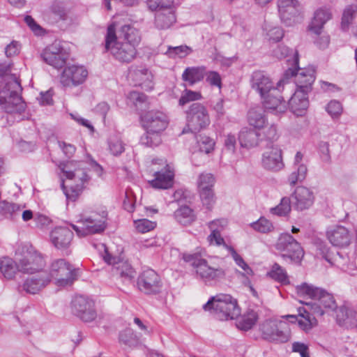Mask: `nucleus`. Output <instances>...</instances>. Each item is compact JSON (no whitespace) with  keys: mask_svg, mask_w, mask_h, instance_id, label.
<instances>
[{"mask_svg":"<svg viewBox=\"0 0 357 357\" xmlns=\"http://www.w3.org/2000/svg\"><path fill=\"white\" fill-rule=\"evenodd\" d=\"M284 82L283 78L275 84L267 73L261 70L253 72L250 77L251 88L259 95L263 107L276 113H282L287 109V103L280 95Z\"/></svg>","mask_w":357,"mask_h":357,"instance_id":"1","label":"nucleus"},{"mask_svg":"<svg viewBox=\"0 0 357 357\" xmlns=\"http://www.w3.org/2000/svg\"><path fill=\"white\" fill-rule=\"evenodd\" d=\"M86 162L83 161H70L63 169V172L67 179L73 181L74 184L69 187L61 183V188L68 201L75 202L88 185L91 176L89 175Z\"/></svg>","mask_w":357,"mask_h":357,"instance_id":"2","label":"nucleus"},{"mask_svg":"<svg viewBox=\"0 0 357 357\" xmlns=\"http://www.w3.org/2000/svg\"><path fill=\"white\" fill-rule=\"evenodd\" d=\"M22 87L17 78L13 75L5 79V83L0 90V106L7 113H22L25 110L26 104L21 93Z\"/></svg>","mask_w":357,"mask_h":357,"instance_id":"3","label":"nucleus"},{"mask_svg":"<svg viewBox=\"0 0 357 357\" xmlns=\"http://www.w3.org/2000/svg\"><path fill=\"white\" fill-rule=\"evenodd\" d=\"M182 258L195 269L197 278L207 285H212L225 277L223 268L211 266L199 252L184 253Z\"/></svg>","mask_w":357,"mask_h":357,"instance_id":"4","label":"nucleus"},{"mask_svg":"<svg viewBox=\"0 0 357 357\" xmlns=\"http://www.w3.org/2000/svg\"><path fill=\"white\" fill-rule=\"evenodd\" d=\"M203 309L220 320L234 319L240 314L237 300L229 294H218L211 297L203 305Z\"/></svg>","mask_w":357,"mask_h":357,"instance_id":"5","label":"nucleus"},{"mask_svg":"<svg viewBox=\"0 0 357 357\" xmlns=\"http://www.w3.org/2000/svg\"><path fill=\"white\" fill-rule=\"evenodd\" d=\"M105 49L110 52L116 60L121 63L131 62L137 54L136 47L133 45L117 40L115 29L112 25L107 28Z\"/></svg>","mask_w":357,"mask_h":357,"instance_id":"6","label":"nucleus"},{"mask_svg":"<svg viewBox=\"0 0 357 357\" xmlns=\"http://www.w3.org/2000/svg\"><path fill=\"white\" fill-rule=\"evenodd\" d=\"M299 56L296 52L293 60V67H288L284 73V80L294 77L296 89L310 92L312 85L315 80V70L313 68H300Z\"/></svg>","mask_w":357,"mask_h":357,"instance_id":"7","label":"nucleus"},{"mask_svg":"<svg viewBox=\"0 0 357 357\" xmlns=\"http://www.w3.org/2000/svg\"><path fill=\"white\" fill-rule=\"evenodd\" d=\"M17 255L18 271L24 273L33 274L41 272L45 266L44 257L32 247L23 248L22 252Z\"/></svg>","mask_w":357,"mask_h":357,"instance_id":"8","label":"nucleus"},{"mask_svg":"<svg viewBox=\"0 0 357 357\" xmlns=\"http://www.w3.org/2000/svg\"><path fill=\"white\" fill-rule=\"evenodd\" d=\"M50 282L55 280L56 284L66 286L70 284L75 280L76 271L73 266L64 259L54 260L47 272Z\"/></svg>","mask_w":357,"mask_h":357,"instance_id":"9","label":"nucleus"},{"mask_svg":"<svg viewBox=\"0 0 357 357\" xmlns=\"http://www.w3.org/2000/svg\"><path fill=\"white\" fill-rule=\"evenodd\" d=\"M275 248L282 252L281 256L283 259H288L296 264L300 263L304 255L301 245L289 234H282L280 236Z\"/></svg>","mask_w":357,"mask_h":357,"instance_id":"10","label":"nucleus"},{"mask_svg":"<svg viewBox=\"0 0 357 357\" xmlns=\"http://www.w3.org/2000/svg\"><path fill=\"white\" fill-rule=\"evenodd\" d=\"M107 213L102 211L100 213H93L89 216L79 221L80 226L72 225L74 230L79 236L99 234L105 228Z\"/></svg>","mask_w":357,"mask_h":357,"instance_id":"11","label":"nucleus"},{"mask_svg":"<svg viewBox=\"0 0 357 357\" xmlns=\"http://www.w3.org/2000/svg\"><path fill=\"white\" fill-rule=\"evenodd\" d=\"M104 250L103 260L112 266V272L114 275L119 277L123 282H131L135 276V271L129 262L119 257L112 256L104 244L101 245Z\"/></svg>","mask_w":357,"mask_h":357,"instance_id":"12","label":"nucleus"},{"mask_svg":"<svg viewBox=\"0 0 357 357\" xmlns=\"http://www.w3.org/2000/svg\"><path fill=\"white\" fill-rule=\"evenodd\" d=\"M72 313L84 322H91L97 317L93 300L84 296H77L71 301Z\"/></svg>","mask_w":357,"mask_h":357,"instance_id":"13","label":"nucleus"},{"mask_svg":"<svg viewBox=\"0 0 357 357\" xmlns=\"http://www.w3.org/2000/svg\"><path fill=\"white\" fill-rule=\"evenodd\" d=\"M188 126L192 132H197L210 124V118L206 108L202 104L192 103L187 112Z\"/></svg>","mask_w":357,"mask_h":357,"instance_id":"14","label":"nucleus"},{"mask_svg":"<svg viewBox=\"0 0 357 357\" xmlns=\"http://www.w3.org/2000/svg\"><path fill=\"white\" fill-rule=\"evenodd\" d=\"M260 330L264 339L278 342H286L289 339L287 324L283 321L266 320L261 326Z\"/></svg>","mask_w":357,"mask_h":357,"instance_id":"15","label":"nucleus"},{"mask_svg":"<svg viewBox=\"0 0 357 357\" xmlns=\"http://www.w3.org/2000/svg\"><path fill=\"white\" fill-rule=\"evenodd\" d=\"M141 121L146 130L161 133L167 128L169 119L163 112L150 110L142 114Z\"/></svg>","mask_w":357,"mask_h":357,"instance_id":"16","label":"nucleus"},{"mask_svg":"<svg viewBox=\"0 0 357 357\" xmlns=\"http://www.w3.org/2000/svg\"><path fill=\"white\" fill-rule=\"evenodd\" d=\"M40 56L46 63L55 68L63 67L68 58V54L59 41L45 47Z\"/></svg>","mask_w":357,"mask_h":357,"instance_id":"17","label":"nucleus"},{"mask_svg":"<svg viewBox=\"0 0 357 357\" xmlns=\"http://www.w3.org/2000/svg\"><path fill=\"white\" fill-rule=\"evenodd\" d=\"M88 76L87 70L82 66L72 65L64 68L60 82L63 87H74L82 84Z\"/></svg>","mask_w":357,"mask_h":357,"instance_id":"18","label":"nucleus"},{"mask_svg":"<svg viewBox=\"0 0 357 357\" xmlns=\"http://www.w3.org/2000/svg\"><path fill=\"white\" fill-rule=\"evenodd\" d=\"M137 287L146 294H157L161 291L162 282L160 276L155 271L147 269L138 277Z\"/></svg>","mask_w":357,"mask_h":357,"instance_id":"19","label":"nucleus"},{"mask_svg":"<svg viewBox=\"0 0 357 357\" xmlns=\"http://www.w3.org/2000/svg\"><path fill=\"white\" fill-rule=\"evenodd\" d=\"M277 6L281 20L287 26H291L299 14V1L298 0H277Z\"/></svg>","mask_w":357,"mask_h":357,"instance_id":"20","label":"nucleus"},{"mask_svg":"<svg viewBox=\"0 0 357 357\" xmlns=\"http://www.w3.org/2000/svg\"><path fill=\"white\" fill-rule=\"evenodd\" d=\"M262 167L266 170L277 172L282 170L284 164L282 160V151L277 146H272L262 154Z\"/></svg>","mask_w":357,"mask_h":357,"instance_id":"21","label":"nucleus"},{"mask_svg":"<svg viewBox=\"0 0 357 357\" xmlns=\"http://www.w3.org/2000/svg\"><path fill=\"white\" fill-rule=\"evenodd\" d=\"M326 236L330 243L337 247H345L351 243V234L344 226L337 225L328 229Z\"/></svg>","mask_w":357,"mask_h":357,"instance_id":"22","label":"nucleus"},{"mask_svg":"<svg viewBox=\"0 0 357 357\" xmlns=\"http://www.w3.org/2000/svg\"><path fill=\"white\" fill-rule=\"evenodd\" d=\"M155 178L150 181L151 185L158 189H168L172 187L174 183V172L169 165H165V167L154 173Z\"/></svg>","mask_w":357,"mask_h":357,"instance_id":"23","label":"nucleus"},{"mask_svg":"<svg viewBox=\"0 0 357 357\" xmlns=\"http://www.w3.org/2000/svg\"><path fill=\"white\" fill-rule=\"evenodd\" d=\"M292 198L295 208L299 211L310 208L314 201L313 192L305 186H298L292 195Z\"/></svg>","mask_w":357,"mask_h":357,"instance_id":"24","label":"nucleus"},{"mask_svg":"<svg viewBox=\"0 0 357 357\" xmlns=\"http://www.w3.org/2000/svg\"><path fill=\"white\" fill-rule=\"evenodd\" d=\"M50 284L49 276L46 271H42L37 275L27 278L22 284V289L26 293L35 294Z\"/></svg>","mask_w":357,"mask_h":357,"instance_id":"25","label":"nucleus"},{"mask_svg":"<svg viewBox=\"0 0 357 357\" xmlns=\"http://www.w3.org/2000/svg\"><path fill=\"white\" fill-rule=\"evenodd\" d=\"M332 18L331 10L326 7L317 9L308 25V30L315 35H321L324 24Z\"/></svg>","mask_w":357,"mask_h":357,"instance_id":"26","label":"nucleus"},{"mask_svg":"<svg viewBox=\"0 0 357 357\" xmlns=\"http://www.w3.org/2000/svg\"><path fill=\"white\" fill-rule=\"evenodd\" d=\"M73 238V231L65 227H59L50 233V241L58 249L67 248Z\"/></svg>","mask_w":357,"mask_h":357,"instance_id":"27","label":"nucleus"},{"mask_svg":"<svg viewBox=\"0 0 357 357\" xmlns=\"http://www.w3.org/2000/svg\"><path fill=\"white\" fill-rule=\"evenodd\" d=\"M298 312V315H287L285 317L291 323L298 322L299 327L305 332H308L317 326V319L306 309L299 307Z\"/></svg>","mask_w":357,"mask_h":357,"instance_id":"28","label":"nucleus"},{"mask_svg":"<svg viewBox=\"0 0 357 357\" xmlns=\"http://www.w3.org/2000/svg\"><path fill=\"white\" fill-rule=\"evenodd\" d=\"M308 93L296 90L288 102L290 110L296 116H302L309 106Z\"/></svg>","mask_w":357,"mask_h":357,"instance_id":"29","label":"nucleus"},{"mask_svg":"<svg viewBox=\"0 0 357 357\" xmlns=\"http://www.w3.org/2000/svg\"><path fill=\"white\" fill-rule=\"evenodd\" d=\"M227 224V221L225 219H218L209 222L208 227L211 233L208 236V240L211 244L214 243L217 245H222L226 248V245H228L225 243L220 233L224 229Z\"/></svg>","mask_w":357,"mask_h":357,"instance_id":"30","label":"nucleus"},{"mask_svg":"<svg viewBox=\"0 0 357 357\" xmlns=\"http://www.w3.org/2000/svg\"><path fill=\"white\" fill-rule=\"evenodd\" d=\"M261 133L255 130L244 128H243L238 135V140L241 146L247 149H250L258 145L260 139Z\"/></svg>","mask_w":357,"mask_h":357,"instance_id":"31","label":"nucleus"},{"mask_svg":"<svg viewBox=\"0 0 357 357\" xmlns=\"http://www.w3.org/2000/svg\"><path fill=\"white\" fill-rule=\"evenodd\" d=\"M146 6L151 11L170 13L179 6L178 0H146Z\"/></svg>","mask_w":357,"mask_h":357,"instance_id":"32","label":"nucleus"},{"mask_svg":"<svg viewBox=\"0 0 357 357\" xmlns=\"http://www.w3.org/2000/svg\"><path fill=\"white\" fill-rule=\"evenodd\" d=\"M176 22V10L170 13H156L154 17V25L158 30H166L171 28Z\"/></svg>","mask_w":357,"mask_h":357,"instance_id":"33","label":"nucleus"},{"mask_svg":"<svg viewBox=\"0 0 357 357\" xmlns=\"http://www.w3.org/2000/svg\"><path fill=\"white\" fill-rule=\"evenodd\" d=\"M265 109L264 107H255L250 109L248 114L249 124L257 129L264 128L267 123Z\"/></svg>","mask_w":357,"mask_h":357,"instance_id":"34","label":"nucleus"},{"mask_svg":"<svg viewBox=\"0 0 357 357\" xmlns=\"http://www.w3.org/2000/svg\"><path fill=\"white\" fill-rule=\"evenodd\" d=\"M206 74V68L204 66L188 67L182 74V79L190 86L204 79Z\"/></svg>","mask_w":357,"mask_h":357,"instance_id":"35","label":"nucleus"},{"mask_svg":"<svg viewBox=\"0 0 357 357\" xmlns=\"http://www.w3.org/2000/svg\"><path fill=\"white\" fill-rule=\"evenodd\" d=\"M174 217L177 222L183 226L190 225L196 220L193 210L185 205L176 210Z\"/></svg>","mask_w":357,"mask_h":357,"instance_id":"36","label":"nucleus"},{"mask_svg":"<svg viewBox=\"0 0 357 357\" xmlns=\"http://www.w3.org/2000/svg\"><path fill=\"white\" fill-rule=\"evenodd\" d=\"M134 79L142 88L145 90H151L153 88L152 79L153 75L146 68H141L135 70Z\"/></svg>","mask_w":357,"mask_h":357,"instance_id":"37","label":"nucleus"},{"mask_svg":"<svg viewBox=\"0 0 357 357\" xmlns=\"http://www.w3.org/2000/svg\"><path fill=\"white\" fill-rule=\"evenodd\" d=\"M123 38L125 43H129L135 47L141 40L139 31L130 25H124L121 28L119 38Z\"/></svg>","mask_w":357,"mask_h":357,"instance_id":"38","label":"nucleus"},{"mask_svg":"<svg viewBox=\"0 0 357 357\" xmlns=\"http://www.w3.org/2000/svg\"><path fill=\"white\" fill-rule=\"evenodd\" d=\"M357 16V5L351 4L345 7L342 12L340 28L347 31Z\"/></svg>","mask_w":357,"mask_h":357,"instance_id":"39","label":"nucleus"},{"mask_svg":"<svg viewBox=\"0 0 357 357\" xmlns=\"http://www.w3.org/2000/svg\"><path fill=\"white\" fill-rule=\"evenodd\" d=\"M267 275L282 285H287L290 283L286 270L277 263L272 266Z\"/></svg>","mask_w":357,"mask_h":357,"instance_id":"40","label":"nucleus"},{"mask_svg":"<svg viewBox=\"0 0 357 357\" xmlns=\"http://www.w3.org/2000/svg\"><path fill=\"white\" fill-rule=\"evenodd\" d=\"M18 271V263L15 262L9 257H3L0 259V271L6 279L14 278Z\"/></svg>","mask_w":357,"mask_h":357,"instance_id":"41","label":"nucleus"},{"mask_svg":"<svg viewBox=\"0 0 357 357\" xmlns=\"http://www.w3.org/2000/svg\"><path fill=\"white\" fill-rule=\"evenodd\" d=\"M119 340L121 344L128 347H135L140 343L139 337L130 328L120 332Z\"/></svg>","mask_w":357,"mask_h":357,"instance_id":"42","label":"nucleus"},{"mask_svg":"<svg viewBox=\"0 0 357 357\" xmlns=\"http://www.w3.org/2000/svg\"><path fill=\"white\" fill-rule=\"evenodd\" d=\"M259 318L258 313L254 310L249 309L241 318L237 324L238 328L248 331L255 325Z\"/></svg>","mask_w":357,"mask_h":357,"instance_id":"43","label":"nucleus"},{"mask_svg":"<svg viewBox=\"0 0 357 357\" xmlns=\"http://www.w3.org/2000/svg\"><path fill=\"white\" fill-rule=\"evenodd\" d=\"M296 293L300 296H305L312 299H317L319 294L322 293V289L317 287L307 282H303L296 287Z\"/></svg>","mask_w":357,"mask_h":357,"instance_id":"44","label":"nucleus"},{"mask_svg":"<svg viewBox=\"0 0 357 357\" xmlns=\"http://www.w3.org/2000/svg\"><path fill=\"white\" fill-rule=\"evenodd\" d=\"M0 213L7 218L15 219L20 215L21 206L15 203L1 201L0 202Z\"/></svg>","mask_w":357,"mask_h":357,"instance_id":"45","label":"nucleus"},{"mask_svg":"<svg viewBox=\"0 0 357 357\" xmlns=\"http://www.w3.org/2000/svg\"><path fill=\"white\" fill-rule=\"evenodd\" d=\"M294 170L288 177V182L291 186L303 181L307 173V168L305 165H299V166H294Z\"/></svg>","mask_w":357,"mask_h":357,"instance_id":"46","label":"nucleus"},{"mask_svg":"<svg viewBox=\"0 0 357 357\" xmlns=\"http://www.w3.org/2000/svg\"><path fill=\"white\" fill-rule=\"evenodd\" d=\"M126 144L118 136H112L108 140L109 152L114 156H119L125 151Z\"/></svg>","mask_w":357,"mask_h":357,"instance_id":"47","label":"nucleus"},{"mask_svg":"<svg viewBox=\"0 0 357 357\" xmlns=\"http://www.w3.org/2000/svg\"><path fill=\"white\" fill-rule=\"evenodd\" d=\"M160 133L146 130L140 138V143L147 147H154L161 143Z\"/></svg>","mask_w":357,"mask_h":357,"instance_id":"48","label":"nucleus"},{"mask_svg":"<svg viewBox=\"0 0 357 357\" xmlns=\"http://www.w3.org/2000/svg\"><path fill=\"white\" fill-rule=\"evenodd\" d=\"M291 211V200L289 197H283L280 203L270 209V213L278 216H286Z\"/></svg>","mask_w":357,"mask_h":357,"instance_id":"49","label":"nucleus"},{"mask_svg":"<svg viewBox=\"0 0 357 357\" xmlns=\"http://www.w3.org/2000/svg\"><path fill=\"white\" fill-rule=\"evenodd\" d=\"M317 299H318L319 302L325 310L334 311L337 308V304L333 295L326 292L323 289L322 293L320 294H319Z\"/></svg>","mask_w":357,"mask_h":357,"instance_id":"50","label":"nucleus"},{"mask_svg":"<svg viewBox=\"0 0 357 357\" xmlns=\"http://www.w3.org/2000/svg\"><path fill=\"white\" fill-rule=\"evenodd\" d=\"M274 52L275 55L279 59L287 58V61L289 67H293L294 54L296 52L298 54L297 50L289 49L284 45H279Z\"/></svg>","mask_w":357,"mask_h":357,"instance_id":"51","label":"nucleus"},{"mask_svg":"<svg viewBox=\"0 0 357 357\" xmlns=\"http://www.w3.org/2000/svg\"><path fill=\"white\" fill-rule=\"evenodd\" d=\"M192 52V50L187 45H180L176 47L169 46L166 54H168L170 58L173 59L176 56L183 58L190 54Z\"/></svg>","mask_w":357,"mask_h":357,"instance_id":"52","label":"nucleus"},{"mask_svg":"<svg viewBox=\"0 0 357 357\" xmlns=\"http://www.w3.org/2000/svg\"><path fill=\"white\" fill-rule=\"evenodd\" d=\"M226 249L230 252L233 259L236 264L241 267L247 275H252V270L248 264L244 261L241 255H239L234 248L230 245H226Z\"/></svg>","mask_w":357,"mask_h":357,"instance_id":"53","label":"nucleus"},{"mask_svg":"<svg viewBox=\"0 0 357 357\" xmlns=\"http://www.w3.org/2000/svg\"><path fill=\"white\" fill-rule=\"evenodd\" d=\"M251 227L261 233H268L274 229L272 222L266 218L261 217L257 221L252 222Z\"/></svg>","mask_w":357,"mask_h":357,"instance_id":"54","label":"nucleus"},{"mask_svg":"<svg viewBox=\"0 0 357 357\" xmlns=\"http://www.w3.org/2000/svg\"><path fill=\"white\" fill-rule=\"evenodd\" d=\"M50 13L54 15L57 20L65 21L68 17V10L61 2L54 1L51 8Z\"/></svg>","mask_w":357,"mask_h":357,"instance_id":"55","label":"nucleus"},{"mask_svg":"<svg viewBox=\"0 0 357 357\" xmlns=\"http://www.w3.org/2000/svg\"><path fill=\"white\" fill-rule=\"evenodd\" d=\"M215 178L211 174H202L198 179V188L199 190L212 189Z\"/></svg>","mask_w":357,"mask_h":357,"instance_id":"56","label":"nucleus"},{"mask_svg":"<svg viewBox=\"0 0 357 357\" xmlns=\"http://www.w3.org/2000/svg\"><path fill=\"white\" fill-rule=\"evenodd\" d=\"M202 98V94L197 91L185 89L182 93L178 103L180 105H184L190 101L198 100Z\"/></svg>","mask_w":357,"mask_h":357,"instance_id":"57","label":"nucleus"},{"mask_svg":"<svg viewBox=\"0 0 357 357\" xmlns=\"http://www.w3.org/2000/svg\"><path fill=\"white\" fill-rule=\"evenodd\" d=\"M200 197L203 205L211 209L215 203V197L213 189L199 190Z\"/></svg>","mask_w":357,"mask_h":357,"instance_id":"58","label":"nucleus"},{"mask_svg":"<svg viewBox=\"0 0 357 357\" xmlns=\"http://www.w3.org/2000/svg\"><path fill=\"white\" fill-rule=\"evenodd\" d=\"M135 225L139 232L146 233L153 229L156 227V223L147 219H141L135 221Z\"/></svg>","mask_w":357,"mask_h":357,"instance_id":"59","label":"nucleus"},{"mask_svg":"<svg viewBox=\"0 0 357 357\" xmlns=\"http://www.w3.org/2000/svg\"><path fill=\"white\" fill-rule=\"evenodd\" d=\"M128 98L137 107H142L147 101V96L144 93L135 91L130 92Z\"/></svg>","mask_w":357,"mask_h":357,"instance_id":"60","label":"nucleus"},{"mask_svg":"<svg viewBox=\"0 0 357 357\" xmlns=\"http://www.w3.org/2000/svg\"><path fill=\"white\" fill-rule=\"evenodd\" d=\"M215 142L207 136H202L199 141V151L204 153H209L213 150Z\"/></svg>","mask_w":357,"mask_h":357,"instance_id":"61","label":"nucleus"},{"mask_svg":"<svg viewBox=\"0 0 357 357\" xmlns=\"http://www.w3.org/2000/svg\"><path fill=\"white\" fill-rule=\"evenodd\" d=\"M327 112L333 117H339L342 112V106L339 101L331 100L326 106Z\"/></svg>","mask_w":357,"mask_h":357,"instance_id":"62","label":"nucleus"},{"mask_svg":"<svg viewBox=\"0 0 357 357\" xmlns=\"http://www.w3.org/2000/svg\"><path fill=\"white\" fill-rule=\"evenodd\" d=\"M206 81L212 86H217L219 89L222 86V78L216 71L206 72Z\"/></svg>","mask_w":357,"mask_h":357,"instance_id":"63","label":"nucleus"},{"mask_svg":"<svg viewBox=\"0 0 357 357\" xmlns=\"http://www.w3.org/2000/svg\"><path fill=\"white\" fill-rule=\"evenodd\" d=\"M267 36H268L269 40L278 42L283 38L284 33L281 28L273 27L268 31Z\"/></svg>","mask_w":357,"mask_h":357,"instance_id":"64","label":"nucleus"}]
</instances>
